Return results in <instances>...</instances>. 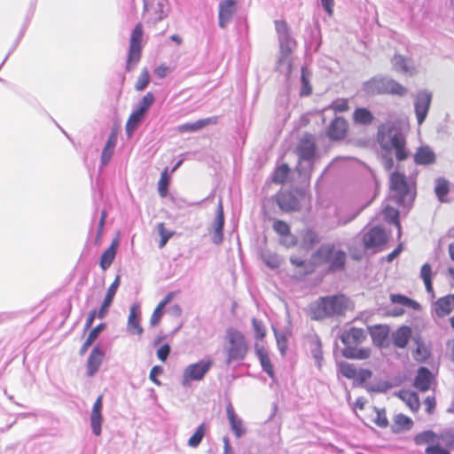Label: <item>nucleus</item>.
<instances>
[{
    "label": "nucleus",
    "mask_w": 454,
    "mask_h": 454,
    "mask_svg": "<svg viewBox=\"0 0 454 454\" xmlns=\"http://www.w3.org/2000/svg\"><path fill=\"white\" fill-rule=\"evenodd\" d=\"M290 261L296 267H305L307 272L314 271L317 267H325L328 272H337L344 270L347 254L336 244L327 242L311 254L309 262L296 256H292Z\"/></svg>",
    "instance_id": "nucleus-1"
},
{
    "label": "nucleus",
    "mask_w": 454,
    "mask_h": 454,
    "mask_svg": "<svg viewBox=\"0 0 454 454\" xmlns=\"http://www.w3.org/2000/svg\"><path fill=\"white\" fill-rule=\"evenodd\" d=\"M377 141L384 153L390 154L395 152L397 160L402 161L408 158L405 137L397 128L382 125L379 129Z\"/></svg>",
    "instance_id": "nucleus-2"
},
{
    "label": "nucleus",
    "mask_w": 454,
    "mask_h": 454,
    "mask_svg": "<svg viewBox=\"0 0 454 454\" xmlns=\"http://www.w3.org/2000/svg\"><path fill=\"white\" fill-rule=\"evenodd\" d=\"M348 299L343 294L321 297L310 307L311 318L321 320L336 315H342L348 309Z\"/></svg>",
    "instance_id": "nucleus-3"
},
{
    "label": "nucleus",
    "mask_w": 454,
    "mask_h": 454,
    "mask_svg": "<svg viewBox=\"0 0 454 454\" xmlns=\"http://www.w3.org/2000/svg\"><path fill=\"white\" fill-rule=\"evenodd\" d=\"M225 340L227 362L243 360L248 352L245 335L240 331L231 327L226 331Z\"/></svg>",
    "instance_id": "nucleus-4"
},
{
    "label": "nucleus",
    "mask_w": 454,
    "mask_h": 454,
    "mask_svg": "<svg viewBox=\"0 0 454 454\" xmlns=\"http://www.w3.org/2000/svg\"><path fill=\"white\" fill-rule=\"evenodd\" d=\"M144 27L138 22L131 32L127 56L126 71L130 72L140 61L143 50Z\"/></svg>",
    "instance_id": "nucleus-5"
},
{
    "label": "nucleus",
    "mask_w": 454,
    "mask_h": 454,
    "mask_svg": "<svg viewBox=\"0 0 454 454\" xmlns=\"http://www.w3.org/2000/svg\"><path fill=\"white\" fill-rule=\"evenodd\" d=\"M389 187L398 197L399 204L410 205L414 200L411 184H409L406 176L399 171H395L390 175Z\"/></svg>",
    "instance_id": "nucleus-6"
},
{
    "label": "nucleus",
    "mask_w": 454,
    "mask_h": 454,
    "mask_svg": "<svg viewBox=\"0 0 454 454\" xmlns=\"http://www.w3.org/2000/svg\"><path fill=\"white\" fill-rule=\"evenodd\" d=\"M366 90L372 94H394L403 96L406 89L396 81L386 78H372L366 84Z\"/></svg>",
    "instance_id": "nucleus-7"
},
{
    "label": "nucleus",
    "mask_w": 454,
    "mask_h": 454,
    "mask_svg": "<svg viewBox=\"0 0 454 454\" xmlns=\"http://www.w3.org/2000/svg\"><path fill=\"white\" fill-rule=\"evenodd\" d=\"M213 365V361L200 360L197 363L189 364L183 372L182 385L188 387L192 381H200L209 372Z\"/></svg>",
    "instance_id": "nucleus-8"
},
{
    "label": "nucleus",
    "mask_w": 454,
    "mask_h": 454,
    "mask_svg": "<svg viewBox=\"0 0 454 454\" xmlns=\"http://www.w3.org/2000/svg\"><path fill=\"white\" fill-rule=\"evenodd\" d=\"M389 300L392 304L396 305V307L391 309L388 313L392 317H401L407 309H421L420 305L417 301L403 294H392L389 296Z\"/></svg>",
    "instance_id": "nucleus-9"
},
{
    "label": "nucleus",
    "mask_w": 454,
    "mask_h": 454,
    "mask_svg": "<svg viewBox=\"0 0 454 454\" xmlns=\"http://www.w3.org/2000/svg\"><path fill=\"white\" fill-rule=\"evenodd\" d=\"M387 239V234L380 227H372L363 235V243L366 249L380 250L386 245Z\"/></svg>",
    "instance_id": "nucleus-10"
},
{
    "label": "nucleus",
    "mask_w": 454,
    "mask_h": 454,
    "mask_svg": "<svg viewBox=\"0 0 454 454\" xmlns=\"http://www.w3.org/2000/svg\"><path fill=\"white\" fill-rule=\"evenodd\" d=\"M349 131L348 121L341 116L334 117L326 129V136L333 141L344 140Z\"/></svg>",
    "instance_id": "nucleus-11"
},
{
    "label": "nucleus",
    "mask_w": 454,
    "mask_h": 454,
    "mask_svg": "<svg viewBox=\"0 0 454 454\" xmlns=\"http://www.w3.org/2000/svg\"><path fill=\"white\" fill-rule=\"evenodd\" d=\"M317 145L313 135L305 134L299 141L296 147V153L299 160L310 161L315 158Z\"/></svg>",
    "instance_id": "nucleus-12"
},
{
    "label": "nucleus",
    "mask_w": 454,
    "mask_h": 454,
    "mask_svg": "<svg viewBox=\"0 0 454 454\" xmlns=\"http://www.w3.org/2000/svg\"><path fill=\"white\" fill-rule=\"evenodd\" d=\"M391 63L396 72L404 75L414 76L418 73L414 61L401 54H395Z\"/></svg>",
    "instance_id": "nucleus-13"
},
{
    "label": "nucleus",
    "mask_w": 454,
    "mask_h": 454,
    "mask_svg": "<svg viewBox=\"0 0 454 454\" xmlns=\"http://www.w3.org/2000/svg\"><path fill=\"white\" fill-rule=\"evenodd\" d=\"M366 338L367 334L364 329L350 327L342 333L340 340L346 346L345 348H355L363 343Z\"/></svg>",
    "instance_id": "nucleus-14"
},
{
    "label": "nucleus",
    "mask_w": 454,
    "mask_h": 454,
    "mask_svg": "<svg viewBox=\"0 0 454 454\" xmlns=\"http://www.w3.org/2000/svg\"><path fill=\"white\" fill-rule=\"evenodd\" d=\"M103 395H98L95 401L90 413V426L95 435L101 434V426L103 422L102 415Z\"/></svg>",
    "instance_id": "nucleus-15"
},
{
    "label": "nucleus",
    "mask_w": 454,
    "mask_h": 454,
    "mask_svg": "<svg viewBox=\"0 0 454 454\" xmlns=\"http://www.w3.org/2000/svg\"><path fill=\"white\" fill-rule=\"evenodd\" d=\"M277 203L285 212L298 211L301 208L300 201L290 192H279L277 196Z\"/></svg>",
    "instance_id": "nucleus-16"
},
{
    "label": "nucleus",
    "mask_w": 454,
    "mask_h": 454,
    "mask_svg": "<svg viewBox=\"0 0 454 454\" xmlns=\"http://www.w3.org/2000/svg\"><path fill=\"white\" fill-rule=\"evenodd\" d=\"M272 228L274 231L284 239L283 242L286 247H294L297 244L296 238L291 235V228L287 223L282 220H276Z\"/></svg>",
    "instance_id": "nucleus-17"
},
{
    "label": "nucleus",
    "mask_w": 454,
    "mask_h": 454,
    "mask_svg": "<svg viewBox=\"0 0 454 454\" xmlns=\"http://www.w3.org/2000/svg\"><path fill=\"white\" fill-rule=\"evenodd\" d=\"M105 357L104 351L98 347L95 346L87 360V375L93 376L99 369L103 359Z\"/></svg>",
    "instance_id": "nucleus-18"
},
{
    "label": "nucleus",
    "mask_w": 454,
    "mask_h": 454,
    "mask_svg": "<svg viewBox=\"0 0 454 454\" xmlns=\"http://www.w3.org/2000/svg\"><path fill=\"white\" fill-rule=\"evenodd\" d=\"M223 224H224V215L222 200H219L217 215L214 224V230L212 233L213 243L218 245L222 243L223 239Z\"/></svg>",
    "instance_id": "nucleus-19"
},
{
    "label": "nucleus",
    "mask_w": 454,
    "mask_h": 454,
    "mask_svg": "<svg viewBox=\"0 0 454 454\" xmlns=\"http://www.w3.org/2000/svg\"><path fill=\"white\" fill-rule=\"evenodd\" d=\"M236 12V0H223L219 5V26L224 27Z\"/></svg>",
    "instance_id": "nucleus-20"
},
{
    "label": "nucleus",
    "mask_w": 454,
    "mask_h": 454,
    "mask_svg": "<svg viewBox=\"0 0 454 454\" xmlns=\"http://www.w3.org/2000/svg\"><path fill=\"white\" fill-rule=\"evenodd\" d=\"M119 247V239H114L110 246L103 252L99 261V266L103 270H107L116 256L117 249Z\"/></svg>",
    "instance_id": "nucleus-21"
},
{
    "label": "nucleus",
    "mask_w": 454,
    "mask_h": 454,
    "mask_svg": "<svg viewBox=\"0 0 454 454\" xmlns=\"http://www.w3.org/2000/svg\"><path fill=\"white\" fill-rule=\"evenodd\" d=\"M454 307V295L449 294L444 297L440 298L434 304V311L435 314L440 317H443L448 316L453 309Z\"/></svg>",
    "instance_id": "nucleus-22"
},
{
    "label": "nucleus",
    "mask_w": 454,
    "mask_h": 454,
    "mask_svg": "<svg viewBox=\"0 0 454 454\" xmlns=\"http://www.w3.org/2000/svg\"><path fill=\"white\" fill-rule=\"evenodd\" d=\"M127 326L130 333L137 334L138 336L142 335L144 330L140 325V313L137 304L132 305L130 308Z\"/></svg>",
    "instance_id": "nucleus-23"
},
{
    "label": "nucleus",
    "mask_w": 454,
    "mask_h": 454,
    "mask_svg": "<svg viewBox=\"0 0 454 454\" xmlns=\"http://www.w3.org/2000/svg\"><path fill=\"white\" fill-rule=\"evenodd\" d=\"M255 354L259 358L260 364L263 371L271 378L274 377L273 365L270 363L268 350L259 343L254 344Z\"/></svg>",
    "instance_id": "nucleus-24"
},
{
    "label": "nucleus",
    "mask_w": 454,
    "mask_h": 454,
    "mask_svg": "<svg viewBox=\"0 0 454 454\" xmlns=\"http://www.w3.org/2000/svg\"><path fill=\"white\" fill-rule=\"evenodd\" d=\"M320 241L319 234L313 229H305L301 234V247L307 251L313 248Z\"/></svg>",
    "instance_id": "nucleus-25"
},
{
    "label": "nucleus",
    "mask_w": 454,
    "mask_h": 454,
    "mask_svg": "<svg viewBox=\"0 0 454 454\" xmlns=\"http://www.w3.org/2000/svg\"><path fill=\"white\" fill-rule=\"evenodd\" d=\"M218 121V118L216 116H212L205 119H200L196 121L193 123H184L180 125L177 129L180 132H194L203 129L204 127L210 124H216Z\"/></svg>",
    "instance_id": "nucleus-26"
},
{
    "label": "nucleus",
    "mask_w": 454,
    "mask_h": 454,
    "mask_svg": "<svg viewBox=\"0 0 454 454\" xmlns=\"http://www.w3.org/2000/svg\"><path fill=\"white\" fill-rule=\"evenodd\" d=\"M226 413L235 436L240 437L244 434L242 420L237 417L231 403L227 405Z\"/></svg>",
    "instance_id": "nucleus-27"
},
{
    "label": "nucleus",
    "mask_w": 454,
    "mask_h": 454,
    "mask_svg": "<svg viewBox=\"0 0 454 454\" xmlns=\"http://www.w3.org/2000/svg\"><path fill=\"white\" fill-rule=\"evenodd\" d=\"M411 335V330L409 326L403 325L399 327L393 334V341L395 346L398 348H404Z\"/></svg>",
    "instance_id": "nucleus-28"
},
{
    "label": "nucleus",
    "mask_w": 454,
    "mask_h": 454,
    "mask_svg": "<svg viewBox=\"0 0 454 454\" xmlns=\"http://www.w3.org/2000/svg\"><path fill=\"white\" fill-rule=\"evenodd\" d=\"M374 120L372 113L364 107H358L353 113V121L364 126L370 125Z\"/></svg>",
    "instance_id": "nucleus-29"
},
{
    "label": "nucleus",
    "mask_w": 454,
    "mask_h": 454,
    "mask_svg": "<svg viewBox=\"0 0 454 454\" xmlns=\"http://www.w3.org/2000/svg\"><path fill=\"white\" fill-rule=\"evenodd\" d=\"M342 355L344 357L348 359L364 360L370 357L371 349L369 348H344L342 350Z\"/></svg>",
    "instance_id": "nucleus-30"
},
{
    "label": "nucleus",
    "mask_w": 454,
    "mask_h": 454,
    "mask_svg": "<svg viewBox=\"0 0 454 454\" xmlns=\"http://www.w3.org/2000/svg\"><path fill=\"white\" fill-rule=\"evenodd\" d=\"M117 143V134L115 131H112L108 137L106 144L102 151L101 160L103 164L108 163L114 153V147Z\"/></svg>",
    "instance_id": "nucleus-31"
},
{
    "label": "nucleus",
    "mask_w": 454,
    "mask_h": 454,
    "mask_svg": "<svg viewBox=\"0 0 454 454\" xmlns=\"http://www.w3.org/2000/svg\"><path fill=\"white\" fill-rule=\"evenodd\" d=\"M398 396L400 397V399H402L407 404V406L412 411H416L419 410V408L420 406V403H419V399L416 393L407 391V390H403V391H400V393L398 394Z\"/></svg>",
    "instance_id": "nucleus-32"
},
{
    "label": "nucleus",
    "mask_w": 454,
    "mask_h": 454,
    "mask_svg": "<svg viewBox=\"0 0 454 454\" xmlns=\"http://www.w3.org/2000/svg\"><path fill=\"white\" fill-rule=\"evenodd\" d=\"M413 422L412 420L403 415V414H398L394 418L393 421V431L397 433L404 430H409L412 427Z\"/></svg>",
    "instance_id": "nucleus-33"
},
{
    "label": "nucleus",
    "mask_w": 454,
    "mask_h": 454,
    "mask_svg": "<svg viewBox=\"0 0 454 454\" xmlns=\"http://www.w3.org/2000/svg\"><path fill=\"white\" fill-rule=\"evenodd\" d=\"M450 192V184L444 178L435 180L434 193L441 202H447V195Z\"/></svg>",
    "instance_id": "nucleus-34"
},
{
    "label": "nucleus",
    "mask_w": 454,
    "mask_h": 454,
    "mask_svg": "<svg viewBox=\"0 0 454 454\" xmlns=\"http://www.w3.org/2000/svg\"><path fill=\"white\" fill-rule=\"evenodd\" d=\"M145 115V114L144 113H142L138 110H135L134 112L131 113V114L129 115V117L126 122V127H125L126 131L129 137L132 135L134 130L137 128L139 123L142 121Z\"/></svg>",
    "instance_id": "nucleus-35"
},
{
    "label": "nucleus",
    "mask_w": 454,
    "mask_h": 454,
    "mask_svg": "<svg viewBox=\"0 0 454 454\" xmlns=\"http://www.w3.org/2000/svg\"><path fill=\"white\" fill-rule=\"evenodd\" d=\"M388 330L386 326L375 325L370 328V333L374 343L382 345L387 337Z\"/></svg>",
    "instance_id": "nucleus-36"
},
{
    "label": "nucleus",
    "mask_w": 454,
    "mask_h": 454,
    "mask_svg": "<svg viewBox=\"0 0 454 454\" xmlns=\"http://www.w3.org/2000/svg\"><path fill=\"white\" fill-rule=\"evenodd\" d=\"M157 231L160 237L158 246L160 248H163L168 241L175 235V231L167 229L164 223H159L157 224Z\"/></svg>",
    "instance_id": "nucleus-37"
},
{
    "label": "nucleus",
    "mask_w": 454,
    "mask_h": 454,
    "mask_svg": "<svg viewBox=\"0 0 454 454\" xmlns=\"http://www.w3.org/2000/svg\"><path fill=\"white\" fill-rule=\"evenodd\" d=\"M274 25L277 34L278 35V41H288L289 38H291L290 28L286 20H275Z\"/></svg>",
    "instance_id": "nucleus-38"
},
{
    "label": "nucleus",
    "mask_w": 454,
    "mask_h": 454,
    "mask_svg": "<svg viewBox=\"0 0 454 454\" xmlns=\"http://www.w3.org/2000/svg\"><path fill=\"white\" fill-rule=\"evenodd\" d=\"M383 214H384L385 219L387 221L394 223L397 227L398 233L400 235L401 234V224L399 222V212L393 207L387 206L383 210Z\"/></svg>",
    "instance_id": "nucleus-39"
},
{
    "label": "nucleus",
    "mask_w": 454,
    "mask_h": 454,
    "mask_svg": "<svg viewBox=\"0 0 454 454\" xmlns=\"http://www.w3.org/2000/svg\"><path fill=\"white\" fill-rule=\"evenodd\" d=\"M289 172L290 168L287 164L284 163L278 166L273 174L272 182L278 184H284L288 177Z\"/></svg>",
    "instance_id": "nucleus-40"
},
{
    "label": "nucleus",
    "mask_w": 454,
    "mask_h": 454,
    "mask_svg": "<svg viewBox=\"0 0 454 454\" xmlns=\"http://www.w3.org/2000/svg\"><path fill=\"white\" fill-rule=\"evenodd\" d=\"M206 433V427L204 424L200 425L193 434L188 440V445L192 448H196L201 442Z\"/></svg>",
    "instance_id": "nucleus-41"
},
{
    "label": "nucleus",
    "mask_w": 454,
    "mask_h": 454,
    "mask_svg": "<svg viewBox=\"0 0 454 454\" xmlns=\"http://www.w3.org/2000/svg\"><path fill=\"white\" fill-rule=\"evenodd\" d=\"M415 112L419 124H421L426 118V99L422 95H418L415 103Z\"/></svg>",
    "instance_id": "nucleus-42"
},
{
    "label": "nucleus",
    "mask_w": 454,
    "mask_h": 454,
    "mask_svg": "<svg viewBox=\"0 0 454 454\" xmlns=\"http://www.w3.org/2000/svg\"><path fill=\"white\" fill-rule=\"evenodd\" d=\"M169 184V176L168 175V168H166L160 177L158 182V191L161 198H165L168 194V188Z\"/></svg>",
    "instance_id": "nucleus-43"
},
{
    "label": "nucleus",
    "mask_w": 454,
    "mask_h": 454,
    "mask_svg": "<svg viewBox=\"0 0 454 454\" xmlns=\"http://www.w3.org/2000/svg\"><path fill=\"white\" fill-rule=\"evenodd\" d=\"M328 109L334 113H344L349 110L348 98H337L333 100L328 106Z\"/></svg>",
    "instance_id": "nucleus-44"
},
{
    "label": "nucleus",
    "mask_w": 454,
    "mask_h": 454,
    "mask_svg": "<svg viewBox=\"0 0 454 454\" xmlns=\"http://www.w3.org/2000/svg\"><path fill=\"white\" fill-rule=\"evenodd\" d=\"M295 44V42L292 40V38H289L288 41H279L280 45V59L279 62L286 59L289 58L293 51V45Z\"/></svg>",
    "instance_id": "nucleus-45"
},
{
    "label": "nucleus",
    "mask_w": 454,
    "mask_h": 454,
    "mask_svg": "<svg viewBox=\"0 0 454 454\" xmlns=\"http://www.w3.org/2000/svg\"><path fill=\"white\" fill-rule=\"evenodd\" d=\"M150 83V74L146 68L141 70V73L137 78V81L135 84V89L137 91L144 90L148 84Z\"/></svg>",
    "instance_id": "nucleus-46"
},
{
    "label": "nucleus",
    "mask_w": 454,
    "mask_h": 454,
    "mask_svg": "<svg viewBox=\"0 0 454 454\" xmlns=\"http://www.w3.org/2000/svg\"><path fill=\"white\" fill-rule=\"evenodd\" d=\"M154 101H155V98H154L153 93L147 92L139 101V106L137 110H138L145 114Z\"/></svg>",
    "instance_id": "nucleus-47"
},
{
    "label": "nucleus",
    "mask_w": 454,
    "mask_h": 454,
    "mask_svg": "<svg viewBox=\"0 0 454 454\" xmlns=\"http://www.w3.org/2000/svg\"><path fill=\"white\" fill-rule=\"evenodd\" d=\"M252 325L254 332V337L257 340H262L266 336V328L263 323L254 317L252 318Z\"/></svg>",
    "instance_id": "nucleus-48"
},
{
    "label": "nucleus",
    "mask_w": 454,
    "mask_h": 454,
    "mask_svg": "<svg viewBox=\"0 0 454 454\" xmlns=\"http://www.w3.org/2000/svg\"><path fill=\"white\" fill-rule=\"evenodd\" d=\"M340 371L342 376L349 380L355 379L357 374L356 367L353 364L348 363H341L340 364Z\"/></svg>",
    "instance_id": "nucleus-49"
},
{
    "label": "nucleus",
    "mask_w": 454,
    "mask_h": 454,
    "mask_svg": "<svg viewBox=\"0 0 454 454\" xmlns=\"http://www.w3.org/2000/svg\"><path fill=\"white\" fill-rule=\"evenodd\" d=\"M414 386L419 390H426V367L422 366L419 368L418 375L414 380Z\"/></svg>",
    "instance_id": "nucleus-50"
},
{
    "label": "nucleus",
    "mask_w": 454,
    "mask_h": 454,
    "mask_svg": "<svg viewBox=\"0 0 454 454\" xmlns=\"http://www.w3.org/2000/svg\"><path fill=\"white\" fill-rule=\"evenodd\" d=\"M375 424L382 428L388 426V420L387 418L386 411L384 409H376V417L374 419Z\"/></svg>",
    "instance_id": "nucleus-51"
},
{
    "label": "nucleus",
    "mask_w": 454,
    "mask_h": 454,
    "mask_svg": "<svg viewBox=\"0 0 454 454\" xmlns=\"http://www.w3.org/2000/svg\"><path fill=\"white\" fill-rule=\"evenodd\" d=\"M412 357L418 362L426 360V347L423 343H417V348L412 351Z\"/></svg>",
    "instance_id": "nucleus-52"
},
{
    "label": "nucleus",
    "mask_w": 454,
    "mask_h": 454,
    "mask_svg": "<svg viewBox=\"0 0 454 454\" xmlns=\"http://www.w3.org/2000/svg\"><path fill=\"white\" fill-rule=\"evenodd\" d=\"M301 83H302V88H301V96H308V95H309L311 93V91H312V88H311V86L309 84V78H308V75L306 74L305 69H302Z\"/></svg>",
    "instance_id": "nucleus-53"
},
{
    "label": "nucleus",
    "mask_w": 454,
    "mask_h": 454,
    "mask_svg": "<svg viewBox=\"0 0 454 454\" xmlns=\"http://www.w3.org/2000/svg\"><path fill=\"white\" fill-rule=\"evenodd\" d=\"M106 325L105 323H100L90 330L87 339L93 343L98 339L100 333L106 329Z\"/></svg>",
    "instance_id": "nucleus-54"
},
{
    "label": "nucleus",
    "mask_w": 454,
    "mask_h": 454,
    "mask_svg": "<svg viewBox=\"0 0 454 454\" xmlns=\"http://www.w3.org/2000/svg\"><path fill=\"white\" fill-rule=\"evenodd\" d=\"M163 372V369L161 366L160 365H154L151 371H150V374H149V379L152 382H153L155 385L157 386H160L161 383L160 381L157 379V377L160 374H162Z\"/></svg>",
    "instance_id": "nucleus-55"
},
{
    "label": "nucleus",
    "mask_w": 454,
    "mask_h": 454,
    "mask_svg": "<svg viewBox=\"0 0 454 454\" xmlns=\"http://www.w3.org/2000/svg\"><path fill=\"white\" fill-rule=\"evenodd\" d=\"M163 315V308L157 305V307L154 309L151 317H150V325L152 326H156Z\"/></svg>",
    "instance_id": "nucleus-56"
},
{
    "label": "nucleus",
    "mask_w": 454,
    "mask_h": 454,
    "mask_svg": "<svg viewBox=\"0 0 454 454\" xmlns=\"http://www.w3.org/2000/svg\"><path fill=\"white\" fill-rule=\"evenodd\" d=\"M169 353H170L169 345L164 344L157 350V357L160 361L165 362L167 360V358L168 357Z\"/></svg>",
    "instance_id": "nucleus-57"
},
{
    "label": "nucleus",
    "mask_w": 454,
    "mask_h": 454,
    "mask_svg": "<svg viewBox=\"0 0 454 454\" xmlns=\"http://www.w3.org/2000/svg\"><path fill=\"white\" fill-rule=\"evenodd\" d=\"M441 439L446 447L454 450V433L447 432L441 435Z\"/></svg>",
    "instance_id": "nucleus-58"
},
{
    "label": "nucleus",
    "mask_w": 454,
    "mask_h": 454,
    "mask_svg": "<svg viewBox=\"0 0 454 454\" xmlns=\"http://www.w3.org/2000/svg\"><path fill=\"white\" fill-rule=\"evenodd\" d=\"M120 280H121V278L119 275H117L114 278V280L113 281V283L110 285V286L108 287L107 291H106V294L108 295H111L113 297L115 296L116 294V292L118 290V287L120 286Z\"/></svg>",
    "instance_id": "nucleus-59"
},
{
    "label": "nucleus",
    "mask_w": 454,
    "mask_h": 454,
    "mask_svg": "<svg viewBox=\"0 0 454 454\" xmlns=\"http://www.w3.org/2000/svg\"><path fill=\"white\" fill-rule=\"evenodd\" d=\"M414 160L417 164H426V148L419 147L414 155Z\"/></svg>",
    "instance_id": "nucleus-60"
},
{
    "label": "nucleus",
    "mask_w": 454,
    "mask_h": 454,
    "mask_svg": "<svg viewBox=\"0 0 454 454\" xmlns=\"http://www.w3.org/2000/svg\"><path fill=\"white\" fill-rule=\"evenodd\" d=\"M372 373L370 370L368 369H362L360 370L357 374H356V377L357 380L361 382V383H364L366 380H368L369 379H371Z\"/></svg>",
    "instance_id": "nucleus-61"
},
{
    "label": "nucleus",
    "mask_w": 454,
    "mask_h": 454,
    "mask_svg": "<svg viewBox=\"0 0 454 454\" xmlns=\"http://www.w3.org/2000/svg\"><path fill=\"white\" fill-rule=\"evenodd\" d=\"M427 454H450V452L439 444H436L427 447Z\"/></svg>",
    "instance_id": "nucleus-62"
},
{
    "label": "nucleus",
    "mask_w": 454,
    "mask_h": 454,
    "mask_svg": "<svg viewBox=\"0 0 454 454\" xmlns=\"http://www.w3.org/2000/svg\"><path fill=\"white\" fill-rule=\"evenodd\" d=\"M168 72L169 67L165 64H161L154 69V74L160 78H164Z\"/></svg>",
    "instance_id": "nucleus-63"
},
{
    "label": "nucleus",
    "mask_w": 454,
    "mask_h": 454,
    "mask_svg": "<svg viewBox=\"0 0 454 454\" xmlns=\"http://www.w3.org/2000/svg\"><path fill=\"white\" fill-rule=\"evenodd\" d=\"M382 159L385 169L387 171L391 170L395 166V162L390 154L385 153V154L382 156Z\"/></svg>",
    "instance_id": "nucleus-64"
}]
</instances>
